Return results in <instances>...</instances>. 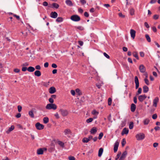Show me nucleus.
Returning <instances> with one entry per match:
<instances>
[{
  "mask_svg": "<svg viewBox=\"0 0 160 160\" xmlns=\"http://www.w3.org/2000/svg\"><path fill=\"white\" fill-rule=\"evenodd\" d=\"M70 18L72 21L75 22H78L81 20L80 16L76 14L72 15L70 17Z\"/></svg>",
  "mask_w": 160,
  "mask_h": 160,
  "instance_id": "1",
  "label": "nucleus"
},
{
  "mask_svg": "<svg viewBox=\"0 0 160 160\" xmlns=\"http://www.w3.org/2000/svg\"><path fill=\"white\" fill-rule=\"evenodd\" d=\"M57 105L53 103L48 104L46 107V109L48 110L53 109L55 110L57 109Z\"/></svg>",
  "mask_w": 160,
  "mask_h": 160,
  "instance_id": "2",
  "label": "nucleus"
},
{
  "mask_svg": "<svg viewBox=\"0 0 160 160\" xmlns=\"http://www.w3.org/2000/svg\"><path fill=\"white\" fill-rule=\"evenodd\" d=\"M145 137V134L143 133H139L136 135V138L138 140H142Z\"/></svg>",
  "mask_w": 160,
  "mask_h": 160,
  "instance_id": "3",
  "label": "nucleus"
},
{
  "mask_svg": "<svg viewBox=\"0 0 160 160\" xmlns=\"http://www.w3.org/2000/svg\"><path fill=\"white\" fill-rule=\"evenodd\" d=\"M35 126L37 129L38 130H42L44 128V125L42 124H41L39 122L36 123L35 125Z\"/></svg>",
  "mask_w": 160,
  "mask_h": 160,
  "instance_id": "4",
  "label": "nucleus"
},
{
  "mask_svg": "<svg viewBox=\"0 0 160 160\" xmlns=\"http://www.w3.org/2000/svg\"><path fill=\"white\" fill-rule=\"evenodd\" d=\"M59 112H61L62 115L63 117H65L68 114V111L66 109H61L59 111Z\"/></svg>",
  "mask_w": 160,
  "mask_h": 160,
  "instance_id": "5",
  "label": "nucleus"
},
{
  "mask_svg": "<svg viewBox=\"0 0 160 160\" xmlns=\"http://www.w3.org/2000/svg\"><path fill=\"white\" fill-rule=\"evenodd\" d=\"M119 142H118L116 141L114 145L113 150L114 152H116L118 150V147L119 146Z\"/></svg>",
  "mask_w": 160,
  "mask_h": 160,
  "instance_id": "6",
  "label": "nucleus"
},
{
  "mask_svg": "<svg viewBox=\"0 0 160 160\" xmlns=\"http://www.w3.org/2000/svg\"><path fill=\"white\" fill-rule=\"evenodd\" d=\"M139 69L140 72L141 73H144L145 72L146 68L142 64H141L139 66Z\"/></svg>",
  "mask_w": 160,
  "mask_h": 160,
  "instance_id": "7",
  "label": "nucleus"
},
{
  "mask_svg": "<svg viewBox=\"0 0 160 160\" xmlns=\"http://www.w3.org/2000/svg\"><path fill=\"white\" fill-rule=\"evenodd\" d=\"M134 81L136 84L135 88L136 89H138L139 86V82L137 76H136L134 78Z\"/></svg>",
  "mask_w": 160,
  "mask_h": 160,
  "instance_id": "8",
  "label": "nucleus"
},
{
  "mask_svg": "<svg viewBox=\"0 0 160 160\" xmlns=\"http://www.w3.org/2000/svg\"><path fill=\"white\" fill-rule=\"evenodd\" d=\"M147 97V96L145 94L141 95L139 96L138 97V99L140 102H143V101L145 100Z\"/></svg>",
  "mask_w": 160,
  "mask_h": 160,
  "instance_id": "9",
  "label": "nucleus"
},
{
  "mask_svg": "<svg viewBox=\"0 0 160 160\" xmlns=\"http://www.w3.org/2000/svg\"><path fill=\"white\" fill-rule=\"evenodd\" d=\"M136 32L133 29H131L130 31V33L131 37L134 39L135 38L136 35Z\"/></svg>",
  "mask_w": 160,
  "mask_h": 160,
  "instance_id": "10",
  "label": "nucleus"
},
{
  "mask_svg": "<svg viewBox=\"0 0 160 160\" xmlns=\"http://www.w3.org/2000/svg\"><path fill=\"white\" fill-rule=\"evenodd\" d=\"M129 132V130L128 128H124L122 130V132L121 135H123L124 134H128Z\"/></svg>",
  "mask_w": 160,
  "mask_h": 160,
  "instance_id": "11",
  "label": "nucleus"
},
{
  "mask_svg": "<svg viewBox=\"0 0 160 160\" xmlns=\"http://www.w3.org/2000/svg\"><path fill=\"white\" fill-rule=\"evenodd\" d=\"M58 16L57 13L56 12H52L50 14V17L52 18H56Z\"/></svg>",
  "mask_w": 160,
  "mask_h": 160,
  "instance_id": "12",
  "label": "nucleus"
},
{
  "mask_svg": "<svg viewBox=\"0 0 160 160\" xmlns=\"http://www.w3.org/2000/svg\"><path fill=\"white\" fill-rule=\"evenodd\" d=\"M49 92L50 94H53L56 92L55 88L54 87H52L49 88Z\"/></svg>",
  "mask_w": 160,
  "mask_h": 160,
  "instance_id": "13",
  "label": "nucleus"
},
{
  "mask_svg": "<svg viewBox=\"0 0 160 160\" xmlns=\"http://www.w3.org/2000/svg\"><path fill=\"white\" fill-rule=\"evenodd\" d=\"M97 128L96 127H93L91 128L90 131L91 134H95L97 132Z\"/></svg>",
  "mask_w": 160,
  "mask_h": 160,
  "instance_id": "14",
  "label": "nucleus"
},
{
  "mask_svg": "<svg viewBox=\"0 0 160 160\" xmlns=\"http://www.w3.org/2000/svg\"><path fill=\"white\" fill-rule=\"evenodd\" d=\"M159 100V98L158 97H156L153 100V106L155 107L157 106V103Z\"/></svg>",
  "mask_w": 160,
  "mask_h": 160,
  "instance_id": "15",
  "label": "nucleus"
},
{
  "mask_svg": "<svg viewBox=\"0 0 160 160\" xmlns=\"http://www.w3.org/2000/svg\"><path fill=\"white\" fill-rule=\"evenodd\" d=\"M136 109V105L134 103H132L131 105V110L132 112H135Z\"/></svg>",
  "mask_w": 160,
  "mask_h": 160,
  "instance_id": "16",
  "label": "nucleus"
},
{
  "mask_svg": "<svg viewBox=\"0 0 160 160\" xmlns=\"http://www.w3.org/2000/svg\"><path fill=\"white\" fill-rule=\"evenodd\" d=\"M103 148H100L98 150V156L99 157H101L102 155L103 152Z\"/></svg>",
  "mask_w": 160,
  "mask_h": 160,
  "instance_id": "17",
  "label": "nucleus"
},
{
  "mask_svg": "<svg viewBox=\"0 0 160 160\" xmlns=\"http://www.w3.org/2000/svg\"><path fill=\"white\" fill-rule=\"evenodd\" d=\"M59 7V4L57 3H52V6H50V7L49 6V7L50 8H55L56 9L58 8Z\"/></svg>",
  "mask_w": 160,
  "mask_h": 160,
  "instance_id": "18",
  "label": "nucleus"
},
{
  "mask_svg": "<svg viewBox=\"0 0 160 160\" xmlns=\"http://www.w3.org/2000/svg\"><path fill=\"white\" fill-rule=\"evenodd\" d=\"M65 3L67 5L70 7L72 6H73V4L70 0H66L65 1Z\"/></svg>",
  "mask_w": 160,
  "mask_h": 160,
  "instance_id": "19",
  "label": "nucleus"
},
{
  "mask_svg": "<svg viewBox=\"0 0 160 160\" xmlns=\"http://www.w3.org/2000/svg\"><path fill=\"white\" fill-rule=\"evenodd\" d=\"M34 74L35 76L39 77L41 75V73L40 71L37 70L34 72Z\"/></svg>",
  "mask_w": 160,
  "mask_h": 160,
  "instance_id": "20",
  "label": "nucleus"
},
{
  "mask_svg": "<svg viewBox=\"0 0 160 160\" xmlns=\"http://www.w3.org/2000/svg\"><path fill=\"white\" fill-rule=\"evenodd\" d=\"M143 92L144 93L147 92L149 91V88L146 85H144L143 87Z\"/></svg>",
  "mask_w": 160,
  "mask_h": 160,
  "instance_id": "21",
  "label": "nucleus"
},
{
  "mask_svg": "<svg viewBox=\"0 0 160 160\" xmlns=\"http://www.w3.org/2000/svg\"><path fill=\"white\" fill-rule=\"evenodd\" d=\"M43 153V150L42 148H40L37 150V153L38 155H42Z\"/></svg>",
  "mask_w": 160,
  "mask_h": 160,
  "instance_id": "22",
  "label": "nucleus"
},
{
  "mask_svg": "<svg viewBox=\"0 0 160 160\" xmlns=\"http://www.w3.org/2000/svg\"><path fill=\"white\" fill-rule=\"evenodd\" d=\"M64 134L65 135H67L69 134H71V131L69 129H66L64 131Z\"/></svg>",
  "mask_w": 160,
  "mask_h": 160,
  "instance_id": "23",
  "label": "nucleus"
},
{
  "mask_svg": "<svg viewBox=\"0 0 160 160\" xmlns=\"http://www.w3.org/2000/svg\"><path fill=\"white\" fill-rule=\"evenodd\" d=\"M35 70V68L33 67L30 66L28 68V71L30 72H32L34 71Z\"/></svg>",
  "mask_w": 160,
  "mask_h": 160,
  "instance_id": "24",
  "label": "nucleus"
},
{
  "mask_svg": "<svg viewBox=\"0 0 160 160\" xmlns=\"http://www.w3.org/2000/svg\"><path fill=\"white\" fill-rule=\"evenodd\" d=\"M14 129V126L13 125H12L10 128H9L6 131V133H9L10 132L12 131Z\"/></svg>",
  "mask_w": 160,
  "mask_h": 160,
  "instance_id": "25",
  "label": "nucleus"
},
{
  "mask_svg": "<svg viewBox=\"0 0 160 160\" xmlns=\"http://www.w3.org/2000/svg\"><path fill=\"white\" fill-rule=\"evenodd\" d=\"M132 55L134 57H135L137 60L139 59L138 52H134L132 53Z\"/></svg>",
  "mask_w": 160,
  "mask_h": 160,
  "instance_id": "26",
  "label": "nucleus"
},
{
  "mask_svg": "<svg viewBox=\"0 0 160 160\" xmlns=\"http://www.w3.org/2000/svg\"><path fill=\"white\" fill-rule=\"evenodd\" d=\"M43 123L45 124L49 122V118L48 117H45L43 119Z\"/></svg>",
  "mask_w": 160,
  "mask_h": 160,
  "instance_id": "27",
  "label": "nucleus"
},
{
  "mask_svg": "<svg viewBox=\"0 0 160 160\" xmlns=\"http://www.w3.org/2000/svg\"><path fill=\"white\" fill-rule=\"evenodd\" d=\"M63 18L61 17H58L56 19V22H62L63 21Z\"/></svg>",
  "mask_w": 160,
  "mask_h": 160,
  "instance_id": "28",
  "label": "nucleus"
},
{
  "mask_svg": "<svg viewBox=\"0 0 160 160\" xmlns=\"http://www.w3.org/2000/svg\"><path fill=\"white\" fill-rule=\"evenodd\" d=\"M18 110L19 112V113H18L16 115V117L17 118H20V105H18Z\"/></svg>",
  "mask_w": 160,
  "mask_h": 160,
  "instance_id": "29",
  "label": "nucleus"
},
{
  "mask_svg": "<svg viewBox=\"0 0 160 160\" xmlns=\"http://www.w3.org/2000/svg\"><path fill=\"white\" fill-rule=\"evenodd\" d=\"M28 114L31 118H34V114L32 110H31L29 112Z\"/></svg>",
  "mask_w": 160,
  "mask_h": 160,
  "instance_id": "30",
  "label": "nucleus"
},
{
  "mask_svg": "<svg viewBox=\"0 0 160 160\" xmlns=\"http://www.w3.org/2000/svg\"><path fill=\"white\" fill-rule=\"evenodd\" d=\"M134 126V123L133 122H131L129 125V127L130 129H132Z\"/></svg>",
  "mask_w": 160,
  "mask_h": 160,
  "instance_id": "31",
  "label": "nucleus"
},
{
  "mask_svg": "<svg viewBox=\"0 0 160 160\" xmlns=\"http://www.w3.org/2000/svg\"><path fill=\"white\" fill-rule=\"evenodd\" d=\"M128 153L127 151H124L123 153L121 155V156L123 157V158H124V159L126 158L127 155Z\"/></svg>",
  "mask_w": 160,
  "mask_h": 160,
  "instance_id": "32",
  "label": "nucleus"
},
{
  "mask_svg": "<svg viewBox=\"0 0 160 160\" xmlns=\"http://www.w3.org/2000/svg\"><path fill=\"white\" fill-rule=\"evenodd\" d=\"M150 122V120L148 118L145 119L143 121V123L144 125H148Z\"/></svg>",
  "mask_w": 160,
  "mask_h": 160,
  "instance_id": "33",
  "label": "nucleus"
},
{
  "mask_svg": "<svg viewBox=\"0 0 160 160\" xmlns=\"http://www.w3.org/2000/svg\"><path fill=\"white\" fill-rule=\"evenodd\" d=\"M89 141V139L87 138H84L82 140V141L84 143H87Z\"/></svg>",
  "mask_w": 160,
  "mask_h": 160,
  "instance_id": "34",
  "label": "nucleus"
},
{
  "mask_svg": "<svg viewBox=\"0 0 160 160\" xmlns=\"http://www.w3.org/2000/svg\"><path fill=\"white\" fill-rule=\"evenodd\" d=\"M134 12L135 11L133 8H131L130 10L129 13L132 16L134 14Z\"/></svg>",
  "mask_w": 160,
  "mask_h": 160,
  "instance_id": "35",
  "label": "nucleus"
},
{
  "mask_svg": "<svg viewBox=\"0 0 160 160\" xmlns=\"http://www.w3.org/2000/svg\"><path fill=\"white\" fill-rule=\"evenodd\" d=\"M145 37L146 38V39L147 40V41L148 42H150L151 41V38L149 36V35L148 34H146L145 35Z\"/></svg>",
  "mask_w": 160,
  "mask_h": 160,
  "instance_id": "36",
  "label": "nucleus"
},
{
  "mask_svg": "<svg viewBox=\"0 0 160 160\" xmlns=\"http://www.w3.org/2000/svg\"><path fill=\"white\" fill-rule=\"evenodd\" d=\"M142 89L141 88H138V90L136 93V96H138L139 94H140L142 92Z\"/></svg>",
  "mask_w": 160,
  "mask_h": 160,
  "instance_id": "37",
  "label": "nucleus"
},
{
  "mask_svg": "<svg viewBox=\"0 0 160 160\" xmlns=\"http://www.w3.org/2000/svg\"><path fill=\"white\" fill-rule=\"evenodd\" d=\"M76 93H78V95L79 96H80L82 94V93L79 88H77L76 89Z\"/></svg>",
  "mask_w": 160,
  "mask_h": 160,
  "instance_id": "38",
  "label": "nucleus"
},
{
  "mask_svg": "<svg viewBox=\"0 0 160 160\" xmlns=\"http://www.w3.org/2000/svg\"><path fill=\"white\" fill-rule=\"evenodd\" d=\"M126 143V139L125 138H124L122 139V141L121 144L122 146L124 147Z\"/></svg>",
  "mask_w": 160,
  "mask_h": 160,
  "instance_id": "39",
  "label": "nucleus"
},
{
  "mask_svg": "<svg viewBox=\"0 0 160 160\" xmlns=\"http://www.w3.org/2000/svg\"><path fill=\"white\" fill-rule=\"evenodd\" d=\"M75 28L81 31L84 30V28L81 26H75Z\"/></svg>",
  "mask_w": 160,
  "mask_h": 160,
  "instance_id": "40",
  "label": "nucleus"
},
{
  "mask_svg": "<svg viewBox=\"0 0 160 160\" xmlns=\"http://www.w3.org/2000/svg\"><path fill=\"white\" fill-rule=\"evenodd\" d=\"M121 152H118V154L117 155L116 157L115 158V160H118L119 158L120 157V156H121Z\"/></svg>",
  "mask_w": 160,
  "mask_h": 160,
  "instance_id": "41",
  "label": "nucleus"
},
{
  "mask_svg": "<svg viewBox=\"0 0 160 160\" xmlns=\"http://www.w3.org/2000/svg\"><path fill=\"white\" fill-rule=\"evenodd\" d=\"M55 150L54 147H50L48 149V151L50 152H51Z\"/></svg>",
  "mask_w": 160,
  "mask_h": 160,
  "instance_id": "42",
  "label": "nucleus"
},
{
  "mask_svg": "<svg viewBox=\"0 0 160 160\" xmlns=\"http://www.w3.org/2000/svg\"><path fill=\"white\" fill-rule=\"evenodd\" d=\"M58 144L60 146H61V147H64V143L62 141H59L58 142Z\"/></svg>",
  "mask_w": 160,
  "mask_h": 160,
  "instance_id": "43",
  "label": "nucleus"
},
{
  "mask_svg": "<svg viewBox=\"0 0 160 160\" xmlns=\"http://www.w3.org/2000/svg\"><path fill=\"white\" fill-rule=\"evenodd\" d=\"M103 135V133L102 132H100L99 135V136L98 137V139L99 140L101 139H102V138Z\"/></svg>",
  "mask_w": 160,
  "mask_h": 160,
  "instance_id": "44",
  "label": "nucleus"
},
{
  "mask_svg": "<svg viewBox=\"0 0 160 160\" xmlns=\"http://www.w3.org/2000/svg\"><path fill=\"white\" fill-rule=\"evenodd\" d=\"M112 102V99L111 98H109L108 100V104L109 106H110L111 105Z\"/></svg>",
  "mask_w": 160,
  "mask_h": 160,
  "instance_id": "45",
  "label": "nucleus"
},
{
  "mask_svg": "<svg viewBox=\"0 0 160 160\" xmlns=\"http://www.w3.org/2000/svg\"><path fill=\"white\" fill-rule=\"evenodd\" d=\"M93 120V118H90L87 120L86 122L87 123H90L92 122Z\"/></svg>",
  "mask_w": 160,
  "mask_h": 160,
  "instance_id": "46",
  "label": "nucleus"
},
{
  "mask_svg": "<svg viewBox=\"0 0 160 160\" xmlns=\"http://www.w3.org/2000/svg\"><path fill=\"white\" fill-rule=\"evenodd\" d=\"M145 83L148 85H149L150 83L148 79L147 78H145L144 80Z\"/></svg>",
  "mask_w": 160,
  "mask_h": 160,
  "instance_id": "47",
  "label": "nucleus"
},
{
  "mask_svg": "<svg viewBox=\"0 0 160 160\" xmlns=\"http://www.w3.org/2000/svg\"><path fill=\"white\" fill-rule=\"evenodd\" d=\"M104 56L106 57L107 59L110 58V56L108 55L107 53L104 52L103 53Z\"/></svg>",
  "mask_w": 160,
  "mask_h": 160,
  "instance_id": "48",
  "label": "nucleus"
},
{
  "mask_svg": "<svg viewBox=\"0 0 160 160\" xmlns=\"http://www.w3.org/2000/svg\"><path fill=\"white\" fill-rule=\"evenodd\" d=\"M28 68L26 67L23 66L22 68V70L23 72H25L27 70H28Z\"/></svg>",
  "mask_w": 160,
  "mask_h": 160,
  "instance_id": "49",
  "label": "nucleus"
},
{
  "mask_svg": "<svg viewBox=\"0 0 160 160\" xmlns=\"http://www.w3.org/2000/svg\"><path fill=\"white\" fill-rule=\"evenodd\" d=\"M159 16V15H157V14H155L153 16V18L155 20H157Z\"/></svg>",
  "mask_w": 160,
  "mask_h": 160,
  "instance_id": "50",
  "label": "nucleus"
},
{
  "mask_svg": "<svg viewBox=\"0 0 160 160\" xmlns=\"http://www.w3.org/2000/svg\"><path fill=\"white\" fill-rule=\"evenodd\" d=\"M68 158L69 160H75V158L73 156H70L68 157Z\"/></svg>",
  "mask_w": 160,
  "mask_h": 160,
  "instance_id": "51",
  "label": "nucleus"
},
{
  "mask_svg": "<svg viewBox=\"0 0 160 160\" xmlns=\"http://www.w3.org/2000/svg\"><path fill=\"white\" fill-rule=\"evenodd\" d=\"M152 118L153 119H156L157 118V114L155 113L154 114H153L152 116Z\"/></svg>",
  "mask_w": 160,
  "mask_h": 160,
  "instance_id": "52",
  "label": "nucleus"
},
{
  "mask_svg": "<svg viewBox=\"0 0 160 160\" xmlns=\"http://www.w3.org/2000/svg\"><path fill=\"white\" fill-rule=\"evenodd\" d=\"M133 102L134 103L136 104L137 102V97H136V96L134 97L133 98Z\"/></svg>",
  "mask_w": 160,
  "mask_h": 160,
  "instance_id": "53",
  "label": "nucleus"
},
{
  "mask_svg": "<svg viewBox=\"0 0 160 160\" xmlns=\"http://www.w3.org/2000/svg\"><path fill=\"white\" fill-rule=\"evenodd\" d=\"M92 113L93 115H95L96 114H98V112H97L95 110H94L92 111Z\"/></svg>",
  "mask_w": 160,
  "mask_h": 160,
  "instance_id": "54",
  "label": "nucleus"
},
{
  "mask_svg": "<svg viewBox=\"0 0 160 160\" xmlns=\"http://www.w3.org/2000/svg\"><path fill=\"white\" fill-rule=\"evenodd\" d=\"M140 56L142 57H143L144 56L145 54L143 52H139Z\"/></svg>",
  "mask_w": 160,
  "mask_h": 160,
  "instance_id": "55",
  "label": "nucleus"
},
{
  "mask_svg": "<svg viewBox=\"0 0 160 160\" xmlns=\"http://www.w3.org/2000/svg\"><path fill=\"white\" fill-rule=\"evenodd\" d=\"M35 68L39 70L41 69V68L39 65H38L35 66Z\"/></svg>",
  "mask_w": 160,
  "mask_h": 160,
  "instance_id": "56",
  "label": "nucleus"
},
{
  "mask_svg": "<svg viewBox=\"0 0 160 160\" xmlns=\"http://www.w3.org/2000/svg\"><path fill=\"white\" fill-rule=\"evenodd\" d=\"M80 1L82 5H84L86 3V1L85 0H80Z\"/></svg>",
  "mask_w": 160,
  "mask_h": 160,
  "instance_id": "57",
  "label": "nucleus"
},
{
  "mask_svg": "<svg viewBox=\"0 0 160 160\" xmlns=\"http://www.w3.org/2000/svg\"><path fill=\"white\" fill-rule=\"evenodd\" d=\"M48 101L50 103H53L54 102V100L52 98H50L49 99Z\"/></svg>",
  "mask_w": 160,
  "mask_h": 160,
  "instance_id": "58",
  "label": "nucleus"
},
{
  "mask_svg": "<svg viewBox=\"0 0 160 160\" xmlns=\"http://www.w3.org/2000/svg\"><path fill=\"white\" fill-rule=\"evenodd\" d=\"M126 120H125L124 121L122 122L121 125L122 127L126 125Z\"/></svg>",
  "mask_w": 160,
  "mask_h": 160,
  "instance_id": "59",
  "label": "nucleus"
},
{
  "mask_svg": "<svg viewBox=\"0 0 160 160\" xmlns=\"http://www.w3.org/2000/svg\"><path fill=\"white\" fill-rule=\"evenodd\" d=\"M108 120L111 122H112V121L111 120V114H109V116L108 117Z\"/></svg>",
  "mask_w": 160,
  "mask_h": 160,
  "instance_id": "60",
  "label": "nucleus"
},
{
  "mask_svg": "<svg viewBox=\"0 0 160 160\" xmlns=\"http://www.w3.org/2000/svg\"><path fill=\"white\" fill-rule=\"evenodd\" d=\"M84 15L85 17H88L89 16V14L87 12H85L84 13Z\"/></svg>",
  "mask_w": 160,
  "mask_h": 160,
  "instance_id": "61",
  "label": "nucleus"
},
{
  "mask_svg": "<svg viewBox=\"0 0 160 160\" xmlns=\"http://www.w3.org/2000/svg\"><path fill=\"white\" fill-rule=\"evenodd\" d=\"M144 26L147 28H149V27H150L149 26L147 22H145L144 23Z\"/></svg>",
  "mask_w": 160,
  "mask_h": 160,
  "instance_id": "62",
  "label": "nucleus"
},
{
  "mask_svg": "<svg viewBox=\"0 0 160 160\" xmlns=\"http://www.w3.org/2000/svg\"><path fill=\"white\" fill-rule=\"evenodd\" d=\"M152 30L154 32H156L157 31V29H156V28L155 26H153L152 27Z\"/></svg>",
  "mask_w": 160,
  "mask_h": 160,
  "instance_id": "63",
  "label": "nucleus"
},
{
  "mask_svg": "<svg viewBox=\"0 0 160 160\" xmlns=\"http://www.w3.org/2000/svg\"><path fill=\"white\" fill-rule=\"evenodd\" d=\"M42 5L44 6H47L48 5V3L47 2L45 1L43 2Z\"/></svg>",
  "mask_w": 160,
  "mask_h": 160,
  "instance_id": "64",
  "label": "nucleus"
}]
</instances>
